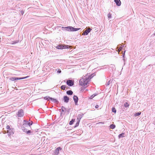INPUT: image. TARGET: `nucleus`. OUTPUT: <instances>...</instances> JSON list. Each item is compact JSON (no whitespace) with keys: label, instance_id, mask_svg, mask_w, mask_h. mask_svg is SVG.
<instances>
[{"label":"nucleus","instance_id":"nucleus-1","mask_svg":"<svg viewBox=\"0 0 155 155\" xmlns=\"http://www.w3.org/2000/svg\"><path fill=\"white\" fill-rule=\"evenodd\" d=\"M91 78L92 77H90V76L86 75L83 78L79 80L80 85L81 86H85V85L89 84Z\"/></svg>","mask_w":155,"mask_h":155},{"label":"nucleus","instance_id":"nucleus-2","mask_svg":"<svg viewBox=\"0 0 155 155\" xmlns=\"http://www.w3.org/2000/svg\"><path fill=\"white\" fill-rule=\"evenodd\" d=\"M62 28L64 30L69 31H75L79 30L81 28H74L72 26H68L66 27H62Z\"/></svg>","mask_w":155,"mask_h":155},{"label":"nucleus","instance_id":"nucleus-3","mask_svg":"<svg viewBox=\"0 0 155 155\" xmlns=\"http://www.w3.org/2000/svg\"><path fill=\"white\" fill-rule=\"evenodd\" d=\"M115 82H114V81H113V79H110L108 81H107V83L106 84V85L107 86H109V85L110 84H111L110 86H113V87H114V86H113V84H114L115 85V87H116L117 86L118 87V86L117 84L116 85H115Z\"/></svg>","mask_w":155,"mask_h":155},{"label":"nucleus","instance_id":"nucleus-4","mask_svg":"<svg viewBox=\"0 0 155 155\" xmlns=\"http://www.w3.org/2000/svg\"><path fill=\"white\" fill-rule=\"evenodd\" d=\"M29 76H27L23 78H16V77H10L9 78V80L11 81H15L17 80H21L27 78Z\"/></svg>","mask_w":155,"mask_h":155},{"label":"nucleus","instance_id":"nucleus-5","mask_svg":"<svg viewBox=\"0 0 155 155\" xmlns=\"http://www.w3.org/2000/svg\"><path fill=\"white\" fill-rule=\"evenodd\" d=\"M67 84L69 86H72L74 84V81L73 80H68L66 82Z\"/></svg>","mask_w":155,"mask_h":155},{"label":"nucleus","instance_id":"nucleus-6","mask_svg":"<svg viewBox=\"0 0 155 155\" xmlns=\"http://www.w3.org/2000/svg\"><path fill=\"white\" fill-rule=\"evenodd\" d=\"M24 114L23 110L22 109H21L18 110V114H17V115L18 117H22L24 115Z\"/></svg>","mask_w":155,"mask_h":155},{"label":"nucleus","instance_id":"nucleus-7","mask_svg":"<svg viewBox=\"0 0 155 155\" xmlns=\"http://www.w3.org/2000/svg\"><path fill=\"white\" fill-rule=\"evenodd\" d=\"M91 30V29L90 28H88L86 29L83 33L82 35H88Z\"/></svg>","mask_w":155,"mask_h":155},{"label":"nucleus","instance_id":"nucleus-8","mask_svg":"<svg viewBox=\"0 0 155 155\" xmlns=\"http://www.w3.org/2000/svg\"><path fill=\"white\" fill-rule=\"evenodd\" d=\"M61 148L60 147H58L56 149L54 152V155H58L59 153V151L61 150Z\"/></svg>","mask_w":155,"mask_h":155},{"label":"nucleus","instance_id":"nucleus-9","mask_svg":"<svg viewBox=\"0 0 155 155\" xmlns=\"http://www.w3.org/2000/svg\"><path fill=\"white\" fill-rule=\"evenodd\" d=\"M24 123L22 125L21 127L22 128H25V127H28V124H27V121H26V120H24Z\"/></svg>","mask_w":155,"mask_h":155},{"label":"nucleus","instance_id":"nucleus-10","mask_svg":"<svg viewBox=\"0 0 155 155\" xmlns=\"http://www.w3.org/2000/svg\"><path fill=\"white\" fill-rule=\"evenodd\" d=\"M64 102L67 103L68 102L69 98L67 96H65L64 97Z\"/></svg>","mask_w":155,"mask_h":155},{"label":"nucleus","instance_id":"nucleus-11","mask_svg":"<svg viewBox=\"0 0 155 155\" xmlns=\"http://www.w3.org/2000/svg\"><path fill=\"white\" fill-rule=\"evenodd\" d=\"M83 114H79L78 116L77 120L78 121H80L81 118L83 117Z\"/></svg>","mask_w":155,"mask_h":155},{"label":"nucleus","instance_id":"nucleus-12","mask_svg":"<svg viewBox=\"0 0 155 155\" xmlns=\"http://www.w3.org/2000/svg\"><path fill=\"white\" fill-rule=\"evenodd\" d=\"M73 99L74 101L75 104L76 105L78 101V98L75 95H74L73 97Z\"/></svg>","mask_w":155,"mask_h":155},{"label":"nucleus","instance_id":"nucleus-13","mask_svg":"<svg viewBox=\"0 0 155 155\" xmlns=\"http://www.w3.org/2000/svg\"><path fill=\"white\" fill-rule=\"evenodd\" d=\"M114 2L116 3L117 5L120 6L121 4V2L120 0H114Z\"/></svg>","mask_w":155,"mask_h":155},{"label":"nucleus","instance_id":"nucleus-14","mask_svg":"<svg viewBox=\"0 0 155 155\" xmlns=\"http://www.w3.org/2000/svg\"><path fill=\"white\" fill-rule=\"evenodd\" d=\"M66 93L67 94L71 95L72 94L73 92L71 90H69L67 91Z\"/></svg>","mask_w":155,"mask_h":155},{"label":"nucleus","instance_id":"nucleus-15","mask_svg":"<svg viewBox=\"0 0 155 155\" xmlns=\"http://www.w3.org/2000/svg\"><path fill=\"white\" fill-rule=\"evenodd\" d=\"M125 134L124 133H121L118 135V138H120V137H124L125 136Z\"/></svg>","mask_w":155,"mask_h":155},{"label":"nucleus","instance_id":"nucleus-16","mask_svg":"<svg viewBox=\"0 0 155 155\" xmlns=\"http://www.w3.org/2000/svg\"><path fill=\"white\" fill-rule=\"evenodd\" d=\"M50 100L52 102H54V103H57L58 102V101L56 99L53 98L51 97Z\"/></svg>","mask_w":155,"mask_h":155},{"label":"nucleus","instance_id":"nucleus-17","mask_svg":"<svg viewBox=\"0 0 155 155\" xmlns=\"http://www.w3.org/2000/svg\"><path fill=\"white\" fill-rule=\"evenodd\" d=\"M110 127L111 129H114L115 127V125L114 124H112L110 125Z\"/></svg>","mask_w":155,"mask_h":155},{"label":"nucleus","instance_id":"nucleus-18","mask_svg":"<svg viewBox=\"0 0 155 155\" xmlns=\"http://www.w3.org/2000/svg\"><path fill=\"white\" fill-rule=\"evenodd\" d=\"M74 121H75L74 119H72L71 121H70L69 123V124L70 125H72L73 124V123L74 122Z\"/></svg>","mask_w":155,"mask_h":155},{"label":"nucleus","instance_id":"nucleus-19","mask_svg":"<svg viewBox=\"0 0 155 155\" xmlns=\"http://www.w3.org/2000/svg\"><path fill=\"white\" fill-rule=\"evenodd\" d=\"M97 95V94H94L90 97L89 99H92L95 96H96Z\"/></svg>","mask_w":155,"mask_h":155},{"label":"nucleus","instance_id":"nucleus-20","mask_svg":"<svg viewBox=\"0 0 155 155\" xmlns=\"http://www.w3.org/2000/svg\"><path fill=\"white\" fill-rule=\"evenodd\" d=\"M51 97H48V96H46L44 97V99L45 100H48V101L50 99Z\"/></svg>","mask_w":155,"mask_h":155},{"label":"nucleus","instance_id":"nucleus-21","mask_svg":"<svg viewBox=\"0 0 155 155\" xmlns=\"http://www.w3.org/2000/svg\"><path fill=\"white\" fill-rule=\"evenodd\" d=\"M141 114V112H137L136 113H135L134 115L135 117H137V116H138L139 115H140Z\"/></svg>","mask_w":155,"mask_h":155},{"label":"nucleus","instance_id":"nucleus-22","mask_svg":"<svg viewBox=\"0 0 155 155\" xmlns=\"http://www.w3.org/2000/svg\"><path fill=\"white\" fill-rule=\"evenodd\" d=\"M79 122H80V121H78L77 120V122L76 123V124H75V125L74 127V128L78 127V125H79Z\"/></svg>","mask_w":155,"mask_h":155},{"label":"nucleus","instance_id":"nucleus-23","mask_svg":"<svg viewBox=\"0 0 155 155\" xmlns=\"http://www.w3.org/2000/svg\"><path fill=\"white\" fill-rule=\"evenodd\" d=\"M33 123L32 121H31V122H28L27 124H28V127H30V126L32 125Z\"/></svg>","mask_w":155,"mask_h":155},{"label":"nucleus","instance_id":"nucleus-24","mask_svg":"<svg viewBox=\"0 0 155 155\" xmlns=\"http://www.w3.org/2000/svg\"><path fill=\"white\" fill-rule=\"evenodd\" d=\"M55 71H57V73L58 74H60L61 73V71L60 69H58V70H57V69L55 70Z\"/></svg>","mask_w":155,"mask_h":155},{"label":"nucleus","instance_id":"nucleus-25","mask_svg":"<svg viewBox=\"0 0 155 155\" xmlns=\"http://www.w3.org/2000/svg\"><path fill=\"white\" fill-rule=\"evenodd\" d=\"M112 111L113 112H114L115 113H116V110L115 109V108L113 107L112 108Z\"/></svg>","mask_w":155,"mask_h":155},{"label":"nucleus","instance_id":"nucleus-26","mask_svg":"<svg viewBox=\"0 0 155 155\" xmlns=\"http://www.w3.org/2000/svg\"><path fill=\"white\" fill-rule=\"evenodd\" d=\"M107 17L109 18V19L110 18H111V15L110 13L107 15Z\"/></svg>","mask_w":155,"mask_h":155},{"label":"nucleus","instance_id":"nucleus-27","mask_svg":"<svg viewBox=\"0 0 155 155\" xmlns=\"http://www.w3.org/2000/svg\"><path fill=\"white\" fill-rule=\"evenodd\" d=\"M64 47H63V48H64V49H66V48H68V47H69V46L68 45H64Z\"/></svg>","mask_w":155,"mask_h":155},{"label":"nucleus","instance_id":"nucleus-28","mask_svg":"<svg viewBox=\"0 0 155 155\" xmlns=\"http://www.w3.org/2000/svg\"><path fill=\"white\" fill-rule=\"evenodd\" d=\"M22 130H23V131L25 132H27V130L25 128H22Z\"/></svg>","mask_w":155,"mask_h":155},{"label":"nucleus","instance_id":"nucleus-29","mask_svg":"<svg viewBox=\"0 0 155 155\" xmlns=\"http://www.w3.org/2000/svg\"><path fill=\"white\" fill-rule=\"evenodd\" d=\"M86 75L90 76V77H92V78L94 76V74H92L91 75H90V74H87Z\"/></svg>","mask_w":155,"mask_h":155},{"label":"nucleus","instance_id":"nucleus-30","mask_svg":"<svg viewBox=\"0 0 155 155\" xmlns=\"http://www.w3.org/2000/svg\"><path fill=\"white\" fill-rule=\"evenodd\" d=\"M124 106L125 107H127L129 106V105L127 103L124 104Z\"/></svg>","mask_w":155,"mask_h":155},{"label":"nucleus","instance_id":"nucleus-31","mask_svg":"<svg viewBox=\"0 0 155 155\" xmlns=\"http://www.w3.org/2000/svg\"><path fill=\"white\" fill-rule=\"evenodd\" d=\"M8 133H9V134L10 135H12L13 134V133H12V132H11L10 129L9 130V131L8 130Z\"/></svg>","mask_w":155,"mask_h":155},{"label":"nucleus","instance_id":"nucleus-32","mask_svg":"<svg viewBox=\"0 0 155 155\" xmlns=\"http://www.w3.org/2000/svg\"><path fill=\"white\" fill-rule=\"evenodd\" d=\"M13 42L12 43V44L14 45L15 44L18 42V41H14L12 42Z\"/></svg>","mask_w":155,"mask_h":155},{"label":"nucleus","instance_id":"nucleus-33","mask_svg":"<svg viewBox=\"0 0 155 155\" xmlns=\"http://www.w3.org/2000/svg\"><path fill=\"white\" fill-rule=\"evenodd\" d=\"M86 88H82L80 90L81 91H83Z\"/></svg>","mask_w":155,"mask_h":155},{"label":"nucleus","instance_id":"nucleus-34","mask_svg":"<svg viewBox=\"0 0 155 155\" xmlns=\"http://www.w3.org/2000/svg\"><path fill=\"white\" fill-rule=\"evenodd\" d=\"M6 129L8 130L10 129V126L9 125H7L6 126Z\"/></svg>","mask_w":155,"mask_h":155},{"label":"nucleus","instance_id":"nucleus-35","mask_svg":"<svg viewBox=\"0 0 155 155\" xmlns=\"http://www.w3.org/2000/svg\"><path fill=\"white\" fill-rule=\"evenodd\" d=\"M57 48L58 49H61V45H58L57 46Z\"/></svg>","mask_w":155,"mask_h":155},{"label":"nucleus","instance_id":"nucleus-36","mask_svg":"<svg viewBox=\"0 0 155 155\" xmlns=\"http://www.w3.org/2000/svg\"><path fill=\"white\" fill-rule=\"evenodd\" d=\"M64 45H61V49H64V48H63V47H64Z\"/></svg>","mask_w":155,"mask_h":155},{"label":"nucleus","instance_id":"nucleus-37","mask_svg":"<svg viewBox=\"0 0 155 155\" xmlns=\"http://www.w3.org/2000/svg\"><path fill=\"white\" fill-rule=\"evenodd\" d=\"M99 107V105H96L95 106V107L96 108H97Z\"/></svg>","mask_w":155,"mask_h":155},{"label":"nucleus","instance_id":"nucleus-38","mask_svg":"<svg viewBox=\"0 0 155 155\" xmlns=\"http://www.w3.org/2000/svg\"><path fill=\"white\" fill-rule=\"evenodd\" d=\"M62 109H63V110H64V111L66 110V109L65 108V107L63 106L62 107Z\"/></svg>","mask_w":155,"mask_h":155},{"label":"nucleus","instance_id":"nucleus-39","mask_svg":"<svg viewBox=\"0 0 155 155\" xmlns=\"http://www.w3.org/2000/svg\"><path fill=\"white\" fill-rule=\"evenodd\" d=\"M31 130H28V131H27V132H26V133H27L28 134H29V133H31Z\"/></svg>","mask_w":155,"mask_h":155},{"label":"nucleus","instance_id":"nucleus-40","mask_svg":"<svg viewBox=\"0 0 155 155\" xmlns=\"http://www.w3.org/2000/svg\"><path fill=\"white\" fill-rule=\"evenodd\" d=\"M122 48H123L121 47H120L119 48V49L120 50H121L122 49Z\"/></svg>","mask_w":155,"mask_h":155},{"label":"nucleus","instance_id":"nucleus-41","mask_svg":"<svg viewBox=\"0 0 155 155\" xmlns=\"http://www.w3.org/2000/svg\"><path fill=\"white\" fill-rule=\"evenodd\" d=\"M12 88H14V87H13ZM15 88V89H14V90H13V91H15V92H16L15 91H17L18 89H15V88Z\"/></svg>","mask_w":155,"mask_h":155},{"label":"nucleus","instance_id":"nucleus-42","mask_svg":"<svg viewBox=\"0 0 155 155\" xmlns=\"http://www.w3.org/2000/svg\"><path fill=\"white\" fill-rule=\"evenodd\" d=\"M21 14L23 15V14H24V12H23V11H21Z\"/></svg>","mask_w":155,"mask_h":155},{"label":"nucleus","instance_id":"nucleus-43","mask_svg":"<svg viewBox=\"0 0 155 155\" xmlns=\"http://www.w3.org/2000/svg\"><path fill=\"white\" fill-rule=\"evenodd\" d=\"M60 87H66V86L65 85H62Z\"/></svg>","mask_w":155,"mask_h":155},{"label":"nucleus","instance_id":"nucleus-44","mask_svg":"<svg viewBox=\"0 0 155 155\" xmlns=\"http://www.w3.org/2000/svg\"><path fill=\"white\" fill-rule=\"evenodd\" d=\"M61 88V89H62V90H65V88Z\"/></svg>","mask_w":155,"mask_h":155},{"label":"nucleus","instance_id":"nucleus-45","mask_svg":"<svg viewBox=\"0 0 155 155\" xmlns=\"http://www.w3.org/2000/svg\"><path fill=\"white\" fill-rule=\"evenodd\" d=\"M64 110H63V109H62L61 112H64Z\"/></svg>","mask_w":155,"mask_h":155},{"label":"nucleus","instance_id":"nucleus-46","mask_svg":"<svg viewBox=\"0 0 155 155\" xmlns=\"http://www.w3.org/2000/svg\"><path fill=\"white\" fill-rule=\"evenodd\" d=\"M125 55V53H124V54H123V55ZM123 57H124V56H123Z\"/></svg>","mask_w":155,"mask_h":155},{"label":"nucleus","instance_id":"nucleus-47","mask_svg":"<svg viewBox=\"0 0 155 155\" xmlns=\"http://www.w3.org/2000/svg\"><path fill=\"white\" fill-rule=\"evenodd\" d=\"M86 91H87L88 90H87V89H86Z\"/></svg>","mask_w":155,"mask_h":155},{"label":"nucleus","instance_id":"nucleus-48","mask_svg":"<svg viewBox=\"0 0 155 155\" xmlns=\"http://www.w3.org/2000/svg\"><path fill=\"white\" fill-rule=\"evenodd\" d=\"M102 122H100V123H102Z\"/></svg>","mask_w":155,"mask_h":155}]
</instances>
